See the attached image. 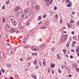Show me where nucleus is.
Instances as JSON below:
<instances>
[{"label":"nucleus","instance_id":"1","mask_svg":"<svg viewBox=\"0 0 79 79\" xmlns=\"http://www.w3.org/2000/svg\"><path fill=\"white\" fill-rule=\"evenodd\" d=\"M17 11V12H16V16H18L19 14L22 12V9L20 8L19 7H17L15 9V11Z\"/></svg>","mask_w":79,"mask_h":79},{"label":"nucleus","instance_id":"2","mask_svg":"<svg viewBox=\"0 0 79 79\" xmlns=\"http://www.w3.org/2000/svg\"><path fill=\"white\" fill-rule=\"evenodd\" d=\"M66 39H67V35H66L62 36L60 41L61 42H64Z\"/></svg>","mask_w":79,"mask_h":79},{"label":"nucleus","instance_id":"3","mask_svg":"<svg viewBox=\"0 0 79 79\" xmlns=\"http://www.w3.org/2000/svg\"><path fill=\"white\" fill-rule=\"evenodd\" d=\"M52 0H45L46 3L47 4H46V6H48V7H49V5H51L52 3Z\"/></svg>","mask_w":79,"mask_h":79},{"label":"nucleus","instance_id":"4","mask_svg":"<svg viewBox=\"0 0 79 79\" xmlns=\"http://www.w3.org/2000/svg\"><path fill=\"white\" fill-rule=\"evenodd\" d=\"M16 32V33H18L19 32V31L18 30H15V28H11L10 29V33H13V32Z\"/></svg>","mask_w":79,"mask_h":79},{"label":"nucleus","instance_id":"5","mask_svg":"<svg viewBox=\"0 0 79 79\" xmlns=\"http://www.w3.org/2000/svg\"><path fill=\"white\" fill-rule=\"evenodd\" d=\"M11 21L12 22L13 25L14 26H16V24H17V23L16 22V21H15V19H12L11 20Z\"/></svg>","mask_w":79,"mask_h":79},{"label":"nucleus","instance_id":"6","mask_svg":"<svg viewBox=\"0 0 79 79\" xmlns=\"http://www.w3.org/2000/svg\"><path fill=\"white\" fill-rule=\"evenodd\" d=\"M5 47L6 49H10L11 46L10 44H6Z\"/></svg>","mask_w":79,"mask_h":79},{"label":"nucleus","instance_id":"7","mask_svg":"<svg viewBox=\"0 0 79 79\" xmlns=\"http://www.w3.org/2000/svg\"><path fill=\"white\" fill-rule=\"evenodd\" d=\"M31 15V13L29 12H28L26 15V19H28L29 18V16Z\"/></svg>","mask_w":79,"mask_h":79},{"label":"nucleus","instance_id":"8","mask_svg":"<svg viewBox=\"0 0 79 79\" xmlns=\"http://www.w3.org/2000/svg\"><path fill=\"white\" fill-rule=\"evenodd\" d=\"M71 42V40H69L68 42V44H66V47H69L70 42Z\"/></svg>","mask_w":79,"mask_h":79},{"label":"nucleus","instance_id":"9","mask_svg":"<svg viewBox=\"0 0 79 79\" xmlns=\"http://www.w3.org/2000/svg\"><path fill=\"white\" fill-rule=\"evenodd\" d=\"M72 25H72V24H71L70 23H68L67 24V26L68 28H71V27H72Z\"/></svg>","mask_w":79,"mask_h":79},{"label":"nucleus","instance_id":"10","mask_svg":"<svg viewBox=\"0 0 79 79\" xmlns=\"http://www.w3.org/2000/svg\"><path fill=\"white\" fill-rule=\"evenodd\" d=\"M31 49L32 50H33V51H37V48L34 47H32L31 48Z\"/></svg>","mask_w":79,"mask_h":79},{"label":"nucleus","instance_id":"11","mask_svg":"<svg viewBox=\"0 0 79 79\" xmlns=\"http://www.w3.org/2000/svg\"><path fill=\"white\" fill-rule=\"evenodd\" d=\"M31 6L35 8L36 6V4H35V3H32L31 4Z\"/></svg>","mask_w":79,"mask_h":79},{"label":"nucleus","instance_id":"12","mask_svg":"<svg viewBox=\"0 0 79 79\" xmlns=\"http://www.w3.org/2000/svg\"><path fill=\"white\" fill-rule=\"evenodd\" d=\"M6 66H7V67H9L10 68H11V66H12V65H11V64H6Z\"/></svg>","mask_w":79,"mask_h":79},{"label":"nucleus","instance_id":"13","mask_svg":"<svg viewBox=\"0 0 79 79\" xmlns=\"http://www.w3.org/2000/svg\"><path fill=\"white\" fill-rule=\"evenodd\" d=\"M35 9H36V10H39L40 8H39V5H37L35 7Z\"/></svg>","mask_w":79,"mask_h":79},{"label":"nucleus","instance_id":"14","mask_svg":"<svg viewBox=\"0 0 79 79\" xmlns=\"http://www.w3.org/2000/svg\"><path fill=\"white\" fill-rule=\"evenodd\" d=\"M76 52L77 53H79V47H78L76 49Z\"/></svg>","mask_w":79,"mask_h":79},{"label":"nucleus","instance_id":"15","mask_svg":"<svg viewBox=\"0 0 79 79\" xmlns=\"http://www.w3.org/2000/svg\"><path fill=\"white\" fill-rule=\"evenodd\" d=\"M71 2L70 1V2L67 5V7H70L71 6Z\"/></svg>","mask_w":79,"mask_h":79},{"label":"nucleus","instance_id":"16","mask_svg":"<svg viewBox=\"0 0 79 79\" xmlns=\"http://www.w3.org/2000/svg\"><path fill=\"white\" fill-rule=\"evenodd\" d=\"M34 64H37V59H35V60L33 62Z\"/></svg>","mask_w":79,"mask_h":79},{"label":"nucleus","instance_id":"17","mask_svg":"<svg viewBox=\"0 0 79 79\" xmlns=\"http://www.w3.org/2000/svg\"><path fill=\"white\" fill-rule=\"evenodd\" d=\"M15 50H12L11 52V53L10 54V55H13L14 54V53H15Z\"/></svg>","mask_w":79,"mask_h":79},{"label":"nucleus","instance_id":"18","mask_svg":"<svg viewBox=\"0 0 79 79\" xmlns=\"http://www.w3.org/2000/svg\"><path fill=\"white\" fill-rule=\"evenodd\" d=\"M46 28H47V27L45 26H43V27H40V29H46Z\"/></svg>","mask_w":79,"mask_h":79},{"label":"nucleus","instance_id":"19","mask_svg":"<svg viewBox=\"0 0 79 79\" xmlns=\"http://www.w3.org/2000/svg\"><path fill=\"white\" fill-rule=\"evenodd\" d=\"M6 28L7 29H8L10 28V26L8 25H6Z\"/></svg>","mask_w":79,"mask_h":79},{"label":"nucleus","instance_id":"20","mask_svg":"<svg viewBox=\"0 0 79 79\" xmlns=\"http://www.w3.org/2000/svg\"><path fill=\"white\" fill-rule=\"evenodd\" d=\"M56 49V48H51V50L53 52H54V51Z\"/></svg>","mask_w":79,"mask_h":79},{"label":"nucleus","instance_id":"21","mask_svg":"<svg viewBox=\"0 0 79 79\" xmlns=\"http://www.w3.org/2000/svg\"><path fill=\"white\" fill-rule=\"evenodd\" d=\"M8 35H6L4 38V39L5 40H6V39H8Z\"/></svg>","mask_w":79,"mask_h":79},{"label":"nucleus","instance_id":"22","mask_svg":"<svg viewBox=\"0 0 79 79\" xmlns=\"http://www.w3.org/2000/svg\"><path fill=\"white\" fill-rule=\"evenodd\" d=\"M26 39H25V38H24L22 40V42H23V43H26Z\"/></svg>","mask_w":79,"mask_h":79},{"label":"nucleus","instance_id":"23","mask_svg":"<svg viewBox=\"0 0 79 79\" xmlns=\"http://www.w3.org/2000/svg\"><path fill=\"white\" fill-rule=\"evenodd\" d=\"M47 14H45L43 15V16H42V18H45L46 17H47Z\"/></svg>","mask_w":79,"mask_h":79},{"label":"nucleus","instance_id":"24","mask_svg":"<svg viewBox=\"0 0 79 79\" xmlns=\"http://www.w3.org/2000/svg\"><path fill=\"white\" fill-rule=\"evenodd\" d=\"M55 64H51V66L52 68H54L55 67Z\"/></svg>","mask_w":79,"mask_h":79},{"label":"nucleus","instance_id":"25","mask_svg":"<svg viewBox=\"0 0 79 79\" xmlns=\"http://www.w3.org/2000/svg\"><path fill=\"white\" fill-rule=\"evenodd\" d=\"M24 14L26 15L27 14V10H24Z\"/></svg>","mask_w":79,"mask_h":79},{"label":"nucleus","instance_id":"26","mask_svg":"<svg viewBox=\"0 0 79 79\" xmlns=\"http://www.w3.org/2000/svg\"><path fill=\"white\" fill-rule=\"evenodd\" d=\"M73 66H74V68H77V64H73Z\"/></svg>","mask_w":79,"mask_h":79},{"label":"nucleus","instance_id":"27","mask_svg":"<svg viewBox=\"0 0 79 79\" xmlns=\"http://www.w3.org/2000/svg\"><path fill=\"white\" fill-rule=\"evenodd\" d=\"M6 3L7 5H8V4H9V3H10V0H8Z\"/></svg>","mask_w":79,"mask_h":79},{"label":"nucleus","instance_id":"28","mask_svg":"<svg viewBox=\"0 0 79 79\" xmlns=\"http://www.w3.org/2000/svg\"><path fill=\"white\" fill-rule=\"evenodd\" d=\"M32 55H33L34 56H37V53H34L32 54Z\"/></svg>","mask_w":79,"mask_h":79},{"label":"nucleus","instance_id":"29","mask_svg":"<svg viewBox=\"0 0 79 79\" xmlns=\"http://www.w3.org/2000/svg\"><path fill=\"white\" fill-rule=\"evenodd\" d=\"M66 67V65H62L61 66V68L62 69H64V68H65Z\"/></svg>","mask_w":79,"mask_h":79},{"label":"nucleus","instance_id":"30","mask_svg":"<svg viewBox=\"0 0 79 79\" xmlns=\"http://www.w3.org/2000/svg\"><path fill=\"white\" fill-rule=\"evenodd\" d=\"M42 19V17L40 16H39L38 18V20H41Z\"/></svg>","mask_w":79,"mask_h":79},{"label":"nucleus","instance_id":"31","mask_svg":"<svg viewBox=\"0 0 79 79\" xmlns=\"http://www.w3.org/2000/svg\"><path fill=\"white\" fill-rule=\"evenodd\" d=\"M19 27L20 28H22V26L20 24H19Z\"/></svg>","mask_w":79,"mask_h":79},{"label":"nucleus","instance_id":"32","mask_svg":"<svg viewBox=\"0 0 79 79\" xmlns=\"http://www.w3.org/2000/svg\"><path fill=\"white\" fill-rule=\"evenodd\" d=\"M43 64L44 66H45V65H46V63L45 62L43 61Z\"/></svg>","mask_w":79,"mask_h":79},{"label":"nucleus","instance_id":"33","mask_svg":"<svg viewBox=\"0 0 79 79\" xmlns=\"http://www.w3.org/2000/svg\"><path fill=\"white\" fill-rule=\"evenodd\" d=\"M70 23L71 24L72 23H74V22L73 21V20H70Z\"/></svg>","mask_w":79,"mask_h":79},{"label":"nucleus","instance_id":"34","mask_svg":"<svg viewBox=\"0 0 79 79\" xmlns=\"http://www.w3.org/2000/svg\"><path fill=\"white\" fill-rule=\"evenodd\" d=\"M23 47L25 48H28V46H24Z\"/></svg>","mask_w":79,"mask_h":79},{"label":"nucleus","instance_id":"35","mask_svg":"<svg viewBox=\"0 0 79 79\" xmlns=\"http://www.w3.org/2000/svg\"><path fill=\"white\" fill-rule=\"evenodd\" d=\"M46 24L47 26H48V24H49V22H48V21L46 23Z\"/></svg>","mask_w":79,"mask_h":79},{"label":"nucleus","instance_id":"36","mask_svg":"<svg viewBox=\"0 0 79 79\" xmlns=\"http://www.w3.org/2000/svg\"><path fill=\"white\" fill-rule=\"evenodd\" d=\"M1 71L2 73H5V70L3 69H1Z\"/></svg>","mask_w":79,"mask_h":79},{"label":"nucleus","instance_id":"37","mask_svg":"<svg viewBox=\"0 0 79 79\" xmlns=\"http://www.w3.org/2000/svg\"><path fill=\"white\" fill-rule=\"evenodd\" d=\"M76 70L78 72H79V68H77L76 69Z\"/></svg>","mask_w":79,"mask_h":79},{"label":"nucleus","instance_id":"38","mask_svg":"<svg viewBox=\"0 0 79 79\" xmlns=\"http://www.w3.org/2000/svg\"><path fill=\"white\" fill-rule=\"evenodd\" d=\"M54 9L55 10H56L57 9V7L56 6H55L54 7Z\"/></svg>","mask_w":79,"mask_h":79},{"label":"nucleus","instance_id":"39","mask_svg":"<svg viewBox=\"0 0 79 79\" xmlns=\"http://www.w3.org/2000/svg\"><path fill=\"white\" fill-rule=\"evenodd\" d=\"M71 33L72 34H73V35H74V31H72L71 32Z\"/></svg>","mask_w":79,"mask_h":79},{"label":"nucleus","instance_id":"40","mask_svg":"<svg viewBox=\"0 0 79 79\" xmlns=\"http://www.w3.org/2000/svg\"><path fill=\"white\" fill-rule=\"evenodd\" d=\"M31 77H32V78H34V74H32L31 76Z\"/></svg>","mask_w":79,"mask_h":79},{"label":"nucleus","instance_id":"41","mask_svg":"<svg viewBox=\"0 0 79 79\" xmlns=\"http://www.w3.org/2000/svg\"><path fill=\"white\" fill-rule=\"evenodd\" d=\"M63 22V20L62 19H60V23H61Z\"/></svg>","mask_w":79,"mask_h":79},{"label":"nucleus","instance_id":"42","mask_svg":"<svg viewBox=\"0 0 79 79\" xmlns=\"http://www.w3.org/2000/svg\"><path fill=\"white\" fill-rule=\"evenodd\" d=\"M58 71H59V73H61V71L60 70V69H58Z\"/></svg>","mask_w":79,"mask_h":79},{"label":"nucleus","instance_id":"43","mask_svg":"<svg viewBox=\"0 0 79 79\" xmlns=\"http://www.w3.org/2000/svg\"><path fill=\"white\" fill-rule=\"evenodd\" d=\"M75 45H74V44H72V47H75Z\"/></svg>","mask_w":79,"mask_h":79},{"label":"nucleus","instance_id":"44","mask_svg":"<svg viewBox=\"0 0 79 79\" xmlns=\"http://www.w3.org/2000/svg\"><path fill=\"white\" fill-rule=\"evenodd\" d=\"M71 52H75L74 50L73 49L71 50Z\"/></svg>","mask_w":79,"mask_h":79},{"label":"nucleus","instance_id":"45","mask_svg":"<svg viewBox=\"0 0 79 79\" xmlns=\"http://www.w3.org/2000/svg\"><path fill=\"white\" fill-rule=\"evenodd\" d=\"M63 33H64V34H66V31H63Z\"/></svg>","mask_w":79,"mask_h":79},{"label":"nucleus","instance_id":"46","mask_svg":"<svg viewBox=\"0 0 79 79\" xmlns=\"http://www.w3.org/2000/svg\"><path fill=\"white\" fill-rule=\"evenodd\" d=\"M75 13V12H72V14L73 15H74V14Z\"/></svg>","mask_w":79,"mask_h":79},{"label":"nucleus","instance_id":"47","mask_svg":"<svg viewBox=\"0 0 79 79\" xmlns=\"http://www.w3.org/2000/svg\"><path fill=\"white\" fill-rule=\"evenodd\" d=\"M70 58L71 59H72L73 58V56H70Z\"/></svg>","mask_w":79,"mask_h":79},{"label":"nucleus","instance_id":"48","mask_svg":"<svg viewBox=\"0 0 79 79\" xmlns=\"http://www.w3.org/2000/svg\"><path fill=\"white\" fill-rule=\"evenodd\" d=\"M29 25V23H27V24L26 26H28Z\"/></svg>","mask_w":79,"mask_h":79},{"label":"nucleus","instance_id":"49","mask_svg":"<svg viewBox=\"0 0 79 79\" xmlns=\"http://www.w3.org/2000/svg\"><path fill=\"white\" fill-rule=\"evenodd\" d=\"M43 46H44V44H42L40 46V47L41 48H42V47H43Z\"/></svg>","mask_w":79,"mask_h":79},{"label":"nucleus","instance_id":"50","mask_svg":"<svg viewBox=\"0 0 79 79\" xmlns=\"http://www.w3.org/2000/svg\"><path fill=\"white\" fill-rule=\"evenodd\" d=\"M31 57H30L28 58V60H31Z\"/></svg>","mask_w":79,"mask_h":79},{"label":"nucleus","instance_id":"51","mask_svg":"<svg viewBox=\"0 0 79 79\" xmlns=\"http://www.w3.org/2000/svg\"><path fill=\"white\" fill-rule=\"evenodd\" d=\"M2 10H4L5 9V6H3L2 7Z\"/></svg>","mask_w":79,"mask_h":79},{"label":"nucleus","instance_id":"52","mask_svg":"<svg viewBox=\"0 0 79 79\" xmlns=\"http://www.w3.org/2000/svg\"><path fill=\"white\" fill-rule=\"evenodd\" d=\"M55 17H57V18H58V15L56 14V15H55Z\"/></svg>","mask_w":79,"mask_h":79},{"label":"nucleus","instance_id":"53","mask_svg":"<svg viewBox=\"0 0 79 79\" xmlns=\"http://www.w3.org/2000/svg\"><path fill=\"white\" fill-rule=\"evenodd\" d=\"M76 37H77L76 36H74L73 37L74 39H76Z\"/></svg>","mask_w":79,"mask_h":79},{"label":"nucleus","instance_id":"54","mask_svg":"<svg viewBox=\"0 0 79 79\" xmlns=\"http://www.w3.org/2000/svg\"><path fill=\"white\" fill-rule=\"evenodd\" d=\"M63 52H66V50L65 49H63Z\"/></svg>","mask_w":79,"mask_h":79},{"label":"nucleus","instance_id":"55","mask_svg":"<svg viewBox=\"0 0 79 79\" xmlns=\"http://www.w3.org/2000/svg\"><path fill=\"white\" fill-rule=\"evenodd\" d=\"M65 2H70L69 1V0H66Z\"/></svg>","mask_w":79,"mask_h":79},{"label":"nucleus","instance_id":"56","mask_svg":"<svg viewBox=\"0 0 79 79\" xmlns=\"http://www.w3.org/2000/svg\"><path fill=\"white\" fill-rule=\"evenodd\" d=\"M10 79H13V77H10Z\"/></svg>","mask_w":79,"mask_h":79},{"label":"nucleus","instance_id":"57","mask_svg":"<svg viewBox=\"0 0 79 79\" xmlns=\"http://www.w3.org/2000/svg\"><path fill=\"white\" fill-rule=\"evenodd\" d=\"M21 16L22 17V18H23L24 17V14H22L21 15Z\"/></svg>","mask_w":79,"mask_h":79},{"label":"nucleus","instance_id":"58","mask_svg":"<svg viewBox=\"0 0 79 79\" xmlns=\"http://www.w3.org/2000/svg\"><path fill=\"white\" fill-rule=\"evenodd\" d=\"M43 61H44V62H45V59H43Z\"/></svg>","mask_w":79,"mask_h":79},{"label":"nucleus","instance_id":"59","mask_svg":"<svg viewBox=\"0 0 79 79\" xmlns=\"http://www.w3.org/2000/svg\"><path fill=\"white\" fill-rule=\"evenodd\" d=\"M69 77H71V74H70L69 75Z\"/></svg>","mask_w":79,"mask_h":79},{"label":"nucleus","instance_id":"60","mask_svg":"<svg viewBox=\"0 0 79 79\" xmlns=\"http://www.w3.org/2000/svg\"><path fill=\"white\" fill-rule=\"evenodd\" d=\"M20 61H23V59L22 58L20 59Z\"/></svg>","mask_w":79,"mask_h":79},{"label":"nucleus","instance_id":"61","mask_svg":"<svg viewBox=\"0 0 79 79\" xmlns=\"http://www.w3.org/2000/svg\"><path fill=\"white\" fill-rule=\"evenodd\" d=\"M64 64L65 65H66V63L65 62H64Z\"/></svg>","mask_w":79,"mask_h":79},{"label":"nucleus","instance_id":"62","mask_svg":"<svg viewBox=\"0 0 79 79\" xmlns=\"http://www.w3.org/2000/svg\"><path fill=\"white\" fill-rule=\"evenodd\" d=\"M73 44H76V42H75V41H73Z\"/></svg>","mask_w":79,"mask_h":79},{"label":"nucleus","instance_id":"63","mask_svg":"<svg viewBox=\"0 0 79 79\" xmlns=\"http://www.w3.org/2000/svg\"><path fill=\"white\" fill-rule=\"evenodd\" d=\"M34 77L35 79H37V77H36V76H35Z\"/></svg>","mask_w":79,"mask_h":79},{"label":"nucleus","instance_id":"64","mask_svg":"<svg viewBox=\"0 0 79 79\" xmlns=\"http://www.w3.org/2000/svg\"><path fill=\"white\" fill-rule=\"evenodd\" d=\"M60 0H57L58 2H60Z\"/></svg>","mask_w":79,"mask_h":79}]
</instances>
